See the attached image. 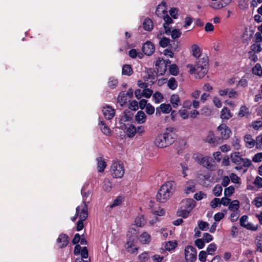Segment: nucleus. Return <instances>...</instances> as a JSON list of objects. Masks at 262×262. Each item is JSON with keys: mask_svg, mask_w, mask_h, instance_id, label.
<instances>
[{"mask_svg": "<svg viewBox=\"0 0 262 262\" xmlns=\"http://www.w3.org/2000/svg\"><path fill=\"white\" fill-rule=\"evenodd\" d=\"M176 189V183L174 181L165 182L160 187L157 195V201L159 203H165L173 195Z\"/></svg>", "mask_w": 262, "mask_h": 262, "instance_id": "1", "label": "nucleus"}, {"mask_svg": "<svg viewBox=\"0 0 262 262\" xmlns=\"http://www.w3.org/2000/svg\"><path fill=\"white\" fill-rule=\"evenodd\" d=\"M176 139L173 128H167L163 134L158 135L154 141L155 145L159 148H165L171 145Z\"/></svg>", "mask_w": 262, "mask_h": 262, "instance_id": "2", "label": "nucleus"}, {"mask_svg": "<svg viewBox=\"0 0 262 262\" xmlns=\"http://www.w3.org/2000/svg\"><path fill=\"white\" fill-rule=\"evenodd\" d=\"M208 63V57L206 56H204L196 60L194 66L189 64L187 67L190 68L189 73L191 74H195L196 78H201L207 72Z\"/></svg>", "mask_w": 262, "mask_h": 262, "instance_id": "3", "label": "nucleus"}, {"mask_svg": "<svg viewBox=\"0 0 262 262\" xmlns=\"http://www.w3.org/2000/svg\"><path fill=\"white\" fill-rule=\"evenodd\" d=\"M111 173L113 178H121L124 174L123 163L119 160L113 161L111 166Z\"/></svg>", "mask_w": 262, "mask_h": 262, "instance_id": "4", "label": "nucleus"}, {"mask_svg": "<svg viewBox=\"0 0 262 262\" xmlns=\"http://www.w3.org/2000/svg\"><path fill=\"white\" fill-rule=\"evenodd\" d=\"M184 254L186 262H194L196 259V250L194 247L191 246H187L185 247Z\"/></svg>", "mask_w": 262, "mask_h": 262, "instance_id": "5", "label": "nucleus"}, {"mask_svg": "<svg viewBox=\"0 0 262 262\" xmlns=\"http://www.w3.org/2000/svg\"><path fill=\"white\" fill-rule=\"evenodd\" d=\"M76 215L79 219L86 220L88 217V204L86 203H82L78 206L76 208Z\"/></svg>", "mask_w": 262, "mask_h": 262, "instance_id": "6", "label": "nucleus"}, {"mask_svg": "<svg viewBox=\"0 0 262 262\" xmlns=\"http://www.w3.org/2000/svg\"><path fill=\"white\" fill-rule=\"evenodd\" d=\"M217 131L220 133L223 139H228L231 135V131L229 127L225 123L221 124L217 127Z\"/></svg>", "mask_w": 262, "mask_h": 262, "instance_id": "7", "label": "nucleus"}, {"mask_svg": "<svg viewBox=\"0 0 262 262\" xmlns=\"http://www.w3.org/2000/svg\"><path fill=\"white\" fill-rule=\"evenodd\" d=\"M170 63V61L168 60L166 63L165 60L162 59H158L156 63V68L158 73L160 75H163L165 73L167 70V63Z\"/></svg>", "mask_w": 262, "mask_h": 262, "instance_id": "8", "label": "nucleus"}, {"mask_svg": "<svg viewBox=\"0 0 262 262\" xmlns=\"http://www.w3.org/2000/svg\"><path fill=\"white\" fill-rule=\"evenodd\" d=\"M146 224V221L143 215L138 216L135 220V224L132 225L129 229V231L131 232L134 230V232L136 231L135 226L141 227L143 226Z\"/></svg>", "mask_w": 262, "mask_h": 262, "instance_id": "9", "label": "nucleus"}, {"mask_svg": "<svg viewBox=\"0 0 262 262\" xmlns=\"http://www.w3.org/2000/svg\"><path fill=\"white\" fill-rule=\"evenodd\" d=\"M102 112L104 117L107 120L112 119L115 114V110L110 105L103 106Z\"/></svg>", "mask_w": 262, "mask_h": 262, "instance_id": "10", "label": "nucleus"}, {"mask_svg": "<svg viewBox=\"0 0 262 262\" xmlns=\"http://www.w3.org/2000/svg\"><path fill=\"white\" fill-rule=\"evenodd\" d=\"M211 161L212 159L210 157H203L199 163V164L203 166L208 169L214 170L215 169V166L211 163Z\"/></svg>", "mask_w": 262, "mask_h": 262, "instance_id": "11", "label": "nucleus"}, {"mask_svg": "<svg viewBox=\"0 0 262 262\" xmlns=\"http://www.w3.org/2000/svg\"><path fill=\"white\" fill-rule=\"evenodd\" d=\"M155 46L152 42L147 41L142 46V51L144 53L148 56L151 55L155 52Z\"/></svg>", "mask_w": 262, "mask_h": 262, "instance_id": "12", "label": "nucleus"}, {"mask_svg": "<svg viewBox=\"0 0 262 262\" xmlns=\"http://www.w3.org/2000/svg\"><path fill=\"white\" fill-rule=\"evenodd\" d=\"M69 243V237L67 235L60 234L57 239V244L59 248H62L67 246Z\"/></svg>", "mask_w": 262, "mask_h": 262, "instance_id": "13", "label": "nucleus"}, {"mask_svg": "<svg viewBox=\"0 0 262 262\" xmlns=\"http://www.w3.org/2000/svg\"><path fill=\"white\" fill-rule=\"evenodd\" d=\"M156 13L160 17H163L167 14L166 3L163 1L157 7Z\"/></svg>", "mask_w": 262, "mask_h": 262, "instance_id": "14", "label": "nucleus"}, {"mask_svg": "<svg viewBox=\"0 0 262 262\" xmlns=\"http://www.w3.org/2000/svg\"><path fill=\"white\" fill-rule=\"evenodd\" d=\"M240 225L243 227L246 228L247 229H250L252 230H256V228L253 226V225L248 223V216L247 215H243L239 219Z\"/></svg>", "mask_w": 262, "mask_h": 262, "instance_id": "15", "label": "nucleus"}, {"mask_svg": "<svg viewBox=\"0 0 262 262\" xmlns=\"http://www.w3.org/2000/svg\"><path fill=\"white\" fill-rule=\"evenodd\" d=\"M138 239L141 244L148 245L151 242V237L150 234L144 231L139 235Z\"/></svg>", "mask_w": 262, "mask_h": 262, "instance_id": "16", "label": "nucleus"}, {"mask_svg": "<svg viewBox=\"0 0 262 262\" xmlns=\"http://www.w3.org/2000/svg\"><path fill=\"white\" fill-rule=\"evenodd\" d=\"M232 0H221L219 2H212L210 6L215 9H220L229 4Z\"/></svg>", "mask_w": 262, "mask_h": 262, "instance_id": "17", "label": "nucleus"}, {"mask_svg": "<svg viewBox=\"0 0 262 262\" xmlns=\"http://www.w3.org/2000/svg\"><path fill=\"white\" fill-rule=\"evenodd\" d=\"M162 18L165 21V23L163 24L165 32L166 34H169L171 29V27H169V25L172 23L173 20L167 14L164 16Z\"/></svg>", "mask_w": 262, "mask_h": 262, "instance_id": "18", "label": "nucleus"}, {"mask_svg": "<svg viewBox=\"0 0 262 262\" xmlns=\"http://www.w3.org/2000/svg\"><path fill=\"white\" fill-rule=\"evenodd\" d=\"M172 110V107L170 104L162 103L159 107L156 108V114H160V112L164 114H168Z\"/></svg>", "mask_w": 262, "mask_h": 262, "instance_id": "19", "label": "nucleus"}, {"mask_svg": "<svg viewBox=\"0 0 262 262\" xmlns=\"http://www.w3.org/2000/svg\"><path fill=\"white\" fill-rule=\"evenodd\" d=\"M230 159L232 163L237 165H241L242 163V158L239 152H234L230 154Z\"/></svg>", "mask_w": 262, "mask_h": 262, "instance_id": "20", "label": "nucleus"}, {"mask_svg": "<svg viewBox=\"0 0 262 262\" xmlns=\"http://www.w3.org/2000/svg\"><path fill=\"white\" fill-rule=\"evenodd\" d=\"M81 193L82 194V203L88 204L91 200L92 191L90 190L86 191L84 187L81 189Z\"/></svg>", "mask_w": 262, "mask_h": 262, "instance_id": "21", "label": "nucleus"}, {"mask_svg": "<svg viewBox=\"0 0 262 262\" xmlns=\"http://www.w3.org/2000/svg\"><path fill=\"white\" fill-rule=\"evenodd\" d=\"M182 204L185 208L191 211L195 206V201L192 199H187L183 200L182 202Z\"/></svg>", "mask_w": 262, "mask_h": 262, "instance_id": "22", "label": "nucleus"}, {"mask_svg": "<svg viewBox=\"0 0 262 262\" xmlns=\"http://www.w3.org/2000/svg\"><path fill=\"white\" fill-rule=\"evenodd\" d=\"M244 141L247 147L251 148L256 146V140H254L251 135L247 134L245 136Z\"/></svg>", "mask_w": 262, "mask_h": 262, "instance_id": "23", "label": "nucleus"}, {"mask_svg": "<svg viewBox=\"0 0 262 262\" xmlns=\"http://www.w3.org/2000/svg\"><path fill=\"white\" fill-rule=\"evenodd\" d=\"M232 117V114L229 109L227 107H224L221 111L220 117L223 120H228Z\"/></svg>", "mask_w": 262, "mask_h": 262, "instance_id": "24", "label": "nucleus"}, {"mask_svg": "<svg viewBox=\"0 0 262 262\" xmlns=\"http://www.w3.org/2000/svg\"><path fill=\"white\" fill-rule=\"evenodd\" d=\"M146 114L141 111H138L135 117L136 121L139 124L145 123L146 120Z\"/></svg>", "mask_w": 262, "mask_h": 262, "instance_id": "25", "label": "nucleus"}, {"mask_svg": "<svg viewBox=\"0 0 262 262\" xmlns=\"http://www.w3.org/2000/svg\"><path fill=\"white\" fill-rule=\"evenodd\" d=\"M195 190V183L192 180L188 181L185 185V192L186 193H190L194 192Z\"/></svg>", "mask_w": 262, "mask_h": 262, "instance_id": "26", "label": "nucleus"}, {"mask_svg": "<svg viewBox=\"0 0 262 262\" xmlns=\"http://www.w3.org/2000/svg\"><path fill=\"white\" fill-rule=\"evenodd\" d=\"M191 50L192 55L197 58L196 60L204 56L201 55L200 48L197 45L194 44L192 45Z\"/></svg>", "mask_w": 262, "mask_h": 262, "instance_id": "27", "label": "nucleus"}, {"mask_svg": "<svg viewBox=\"0 0 262 262\" xmlns=\"http://www.w3.org/2000/svg\"><path fill=\"white\" fill-rule=\"evenodd\" d=\"M125 249L128 252L135 253L138 250V248L135 245L133 241H129L125 244Z\"/></svg>", "mask_w": 262, "mask_h": 262, "instance_id": "28", "label": "nucleus"}, {"mask_svg": "<svg viewBox=\"0 0 262 262\" xmlns=\"http://www.w3.org/2000/svg\"><path fill=\"white\" fill-rule=\"evenodd\" d=\"M96 161L97 162L98 171L100 172H103L107 165L106 162L101 157H98L96 159Z\"/></svg>", "mask_w": 262, "mask_h": 262, "instance_id": "29", "label": "nucleus"}, {"mask_svg": "<svg viewBox=\"0 0 262 262\" xmlns=\"http://www.w3.org/2000/svg\"><path fill=\"white\" fill-rule=\"evenodd\" d=\"M99 127L101 132L107 136H110L111 134V130L110 128L106 125L103 120H100L99 122Z\"/></svg>", "mask_w": 262, "mask_h": 262, "instance_id": "30", "label": "nucleus"}, {"mask_svg": "<svg viewBox=\"0 0 262 262\" xmlns=\"http://www.w3.org/2000/svg\"><path fill=\"white\" fill-rule=\"evenodd\" d=\"M250 114V112L249 111V108L247 107L246 105H244L240 107L237 115L239 117H248Z\"/></svg>", "mask_w": 262, "mask_h": 262, "instance_id": "31", "label": "nucleus"}, {"mask_svg": "<svg viewBox=\"0 0 262 262\" xmlns=\"http://www.w3.org/2000/svg\"><path fill=\"white\" fill-rule=\"evenodd\" d=\"M170 102L174 108H177L181 105L180 97L177 94H173L171 96Z\"/></svg>", "mask_w": 262, "mask_h": 262, "instance_id": "32", "label": "nucleus"}, {"mask_svg": "<svg viewBox=\"0 0 262 262\" xmlns=\"http://www.w3.org/2000/svg\"><path fill=\"white\" fill-rule=\"evenodd\" d=\"M126 133L128 137L132 138L137 133V129L134 125L130 124L126 127Z\"/></svg>", "mask_w": 262, "mask_h": 262, "instance_id": "33", "label": "nucleus"}, {"mask_svg": "<svg viewBox=\"0 0 262 262\" xmlns=\"http://www.w3.org/2000/svg\"><path fill=\"white\" fill-rule=\"evenodd\" d=\"M143 26L146 31H150L153 29V22L150 18H146L143 23Z\"/></svg>", "mask_w": 262, "mask_h": 262, "instance_id": "34", "label": "nucleus"}, {"mask_svg": "<svg viewBox=\"0 0 262 262\" xmlns=\"http://www.w3.org/2000/svg\"><path fill=\"white\" fill-rule=\"evenodd\" d=\"M239 202L238 200H235L230 202L228 206L229 210L234 211H239Z\"/></svg>", "mask_w": 262, "mask_h": 262, "instance_id": "35", "label": "nucleus"}, {"mask_svg": "<svg viewBox=\"0 0 262 262\" xmlns=\"http://www.w3.org/2000/svg\"><path fill=\"white\" fill-rule=\"evenodd\" d=\"M133 73L131 66L129 64H125L123 66L122 69V74L124 75L130 76Z\"/></svg>", "mask_w": 262, "mask_h": 262, "instance_id": "36", "label": "nucleus"}, {"mask_svg": "<svg viewBox=\"0 0 262 262\" xmlns=\"http://www.w3.org/2000/svg\"><path fill=\"white\" fill-rule=\"evenodd\" d=\"M231 144L235 150L240 149V139L237 137H234L231 140Z\"/></svg>", "mask_w": 262, "mask_h": 262, "instance_id": "37", "label": "nucleus"}, {"mask_svg": "<svg viewBox=\"0 0 262 262\" xmlns=\"http://www.w3.org/2000/svg\"><path fill=\"white\" fill-rule=\"evenodd\" d=\"M177 246L176 241H168L165 243V249L167 251H171L175 249Z\"/></svg>", "mask_w": 262, "mask_h": 262, "instance_id": "38", "label": "nucleus"}, {"mask_svg": "<svg viewBox=\"0 0 262 262\" xmlns=\"http://www.w3.org/2000/svg\"><path fill=\"white\" fill-rule=\"evenodd\" d=\"M255 243L257 247V250L259 252H262V233L258 234L255 240Z\"/></svg>", "mask_w": 262, "mask_h": 262, "instance_id": "39", "label": "nucleus"}, {"mask_svg": "<svg viewBox=\"0 0 262 262\" xmlns=\"http://www.w3.org/2000/svg\"><path fill=\"white\" fill-rule=\"evenodd\" d=\"M117 100L118 103H119L121 106L123 105L127 100L125 93L124 92L120 93L118 95Z\"/></svg>", "mask_w": 262, "mask_h": 262, "instance_id": "40", "label": "nucleus"}, {"mask_svg": "<svg viewBox=\"0 0 262 262\" xmlns=\"http://www.w3.org/2000/svg\"><path fill=\"white\" fill-rule=\"evenodd\" d=\"M223 188L221 185L219 184L216 185L213 188L212 192L215 196H220L222 194Z\"/></svg>", "mask_w": 262, "mask_h": 262, "instance_id": "41", "label": "nucleus"}, {"mask_svg": "<svg viewBox=\"0 0 262 262\" xmlns=\"http://www.w3.org/2000/svg\"><path fill=\"white\" fill-rule=\"evenodd\" d=\"M118 84V79L114 77H111L109 78L107 85L111 89H113L115 88Z\"/></svg>", "mask_w": 262, "mask_h": 262, "instance_id": "42", "label": "nucleus"}, {"mask_svg": "<svg viewBox=\"0 0 262 262\" xmlns=\"http://www.w3.org/2000/svg\"><path fill=\"white\" fill-rule=\"evenodd\" d=\"M252 72L254 74L258 76L262 75V69L259 63H256L252 68Z\"/></svg>", "mask_w": 262, "mask_h": 262, "instance_id": "43", "label": "nucleus"}, {"mask_svg": "<svg viewBox=\"0 0 262 262\" xmlns=\"http://www.w3.org/2000/svg\"><path fill=\"white\" fill-rule=\"evenodd\" d=\"M167 85L169 89L174 90L177 88L178 84L176 79L172 77L168 81Z\"/></svg>", "mask_w": 262, "mask_h": 262, "instance_id": "44", "label": "nucleus"}, {"mask_svg": "<svg viewBox=\"0 0 262 262\" xmlns=\"http://www.w3.org/2000/svg\"><path fill=\"white\" fill-rule=\"evenodd\" d=\"M153 98L154 99L155 102L156 103H159L162 102L164 99L163 95L158 92H156L154 94Z\"/></svg>", "mask_w": 262, "mask_h": 262, "instance_id": "45", "label": "nucleus"}, {"mask_svg": "<svg viewBox=\"0 0 262 262\" xmlns=\"http://www.w3.org/2000/svg\"><path fill=\"white\" fill-rule=\"evenodd\" d=\"M172 39H177L181 36L182 34L180 29H174L172 31L170 30V33Z\"/></svg>", "mask_w": 262, "mask_h": 262, "instance_id": "46", "label": "nucleus"}, {"mask_svg": "<svg viewBox=\"0 0 262 262\" xmlns=\"http://www.w3.org/2000/svg\"><path fill=\"white\" fill-rule=\"evenodd\" d=\"M234 187L232 186H230L224 189V194L225 196H230L234 192Z\"/></svg>", "mask_w": 262, "mask_h": 262, "instance_id": "47", "label": "nucleus"}, {"mask_svg": "<svg viewBox=\"0 0 262 262\" xmlns=\"http://www.w3.org/2000/svg\"><path fill=\"white\" fill-rule=\"evenodd\" d=\"M190 212V211L184 208V209H181L179 210L177 213L178 216L185 218L188 216Z\"/></svg>", "mask_w": 262, "mask_h": 262, "instance_id": "48", "label": "nucleus"}, {"mask_svg": "<svg viewBox=\"0 0 262 262\" xmlns=\"http://www.w3.org/2000/svg\"><path fill=\"white\" fill-rule=\"evenodd\" d=\"M216 249V246L214 244H209L207 248V252L209 255H213Z\"/></svg>", "mask_w": 262, "mask_h": 262, "instance_id": "49", "label": "nucleus"}, {"mask_svg": "<svg viewBox=\"0 0 262 262\" xmlns=\"http://www.w3.org/2000/svg\"><path fill=\"white\" fill-rule=\"evenodd\" d=\"M210 206L212 208H215L221 206L220 199L219 198L213 199L210 203Z\"/></svg>", "mask_w": 262, "mask_h": 262, "instance_id": "50", "label": "nucleus"}, {"mask_svg": "<svg viewBox=\"0 0 262 262\" xmlns=\"http://www.w3.org/2000/svg\"><path fill=\"white\" fill-rule=\"evenodd\" d=\"M170 40L166 37L161 38L159 41V45L161 47L165 48L169 44Z\"/></svg>", "mask_w": 262, "mask_h": 262, "instance_id": "51", "label": "nucleus"}, {"mask_svg": "<svg viewBox=\"0 0 262 262\" xmlns=\"http://www.w3.org/2000/svg\"><path fill=\"white\" fill-rule=\"evenodd\" d=\"M103 183V189L105 191H110L112 188V184L110 181L108 179H105Z\"/></svg>", "mask_w": 262, "mask_h": 262, "instance_id": "52", "label": "nucleus"}, {"mask_svg": "<svg viewBox=\"0 0 262 262\" xmlns=\"http://www.w3.org/2000/svg\"><path fill=\"white\" fill-rule=\"evenodd\" d=\"M169 72L172 75H177L179 73V69L178 67L174 64L171 65L169 67Z\"/></svg>", "mask_w": 262, "mask_h": 262, "instance_id": "53", "label": "nucleus"}, {"mask_svg": "<svg viewBox=\"0 0 262 262\" xmlns=\"http://www.w3.org/2000/svg\"><path fill=\"white\" fill-rule=\"evenodd\" d=\"M253 128L255 130H258L260 128L262 127V121H255L252 122L251 125Z\"/></svg>", "mask_w": 262, "mask_h": 262, "instance_id": "54", "label": "nucleus"}, {"mask_svg": "<svg viewBox=\"0 0 262 262\" xmlns=\"http://www.w3.org/2000/svg\"><path fill=\"white\" fill-rule=\"evenodd\" d=\"M251 49L254 53H259L261 51V47L260 43H254L251 46Z\"/></svg>", "mask_w": 262, "mask_h": 262, "instance_id": "55", "label": "nucleus"}, {"mask_svg": "<svg viewBox=\"0 0 262 262\" xmlns=\"http://www.w3.org/2000/svg\"><path fill=\"white\" fill-rule=\"evenodd\" d=\"M252 203L258 208L261 207L262 206V196L256 197L253 201Z\"/></svg>", "mask_w": 262, "mask_h": 262, "instance_id": "56", "label": "nucleus"}, {"mask_svg": "<svg viewBox=\"0 0 262 262\" xmlns=\"http://www.w3.org/2000/svg\"><path fill=\"white\" fill-rule=\"evenodd\" d=\"M239 216V211L232 212L230 215V220L232 222H236Z\"/></svg>", "mask_w": 262, "mask_h": 262, "instance_id": "57", "label": "nucleus"}, {"mask_svg": "<svg viewBox=\"0 0 262 262\" xmlns=\"http://www.w3.org/2000/svg\"><path fill=\"white\" fill-rule=\"evenodd\" d=\"M209 224L206 222L199 221L198 222V226L199 228L202 230H206L209 227Z\"/></svg>", "mask_w": 262, "mask_h": 262, "instance_id": "58", "label": "nucleus"}, {"mask_svg": "<svg viewBox=\"0 0 262 262\" xmlns=\"http://www.w3.org/2000/svg\"><path fill=\"white\" fill-rule=\"evenodd\" d=\"M122 202V198L121 196H118L114 200L113 203L110 205L111 208H114L116 206H119Z\"/></svg>", "mask_w": 262, "mask_h": 262, "instance_id": "59", "label": "nucleus"}, {"mask_svg": "<svg viewBox=\"0 0 262 262\" xmlns=\"http://www.w3.org/2000/svg\"><path fill=\"white\" fill-rule=\"evenodd\" d=\"M256 147L262 150V134L258 136L256 138Z\"/></svg>", "mask_w": 262, "mask_h": 262, "instance_id": "60", "label": "nucleus"}, {"mask_svg": "<svg viewBox=\"0 0 262 262\" xmlns=\"http://www.w3.org/2000/svg\"><path fill=\"white\" fill-rule=\"evenodd\" d=\"M206 194L202 191H199L194 195V198L197 201H200L203 198H206Z\"/></svg>", "mask_w": 262, "mask_h": 262, "instance_id": "61", "label": "nucleus"}, {"mask_svg": "<svg viewBox=\"0 0 262 262\" xmlns=\"http://www.w3.org/2000/svg\"><path fill=\"white\" fill-rule=\"evenodd\" d=\"M252 161L255 163H258L262 161V152L257 153L252 158Z\"/></svg>", "mask_w": 262, "mask_h": 262, "instance_id": "62", "label": "nucleus"}, {"mask_svg": "<svg viewBox=\"0 0 262 262\" xmlns=\"http://www.w3.org/2000/svg\"><path fill=\"white\" fill-rule=\"evenodd\" d=\"M195 245L200 249L203 248L205 246L204 240L201 238L195 240Z\"/></svg>", "mask_w": 262, "mask_h": 262, "instance_id": "63", "label": "nucleus"}, {"mask_svg": "<svg viewBox=\"0 0 262 262\" xmlns=\"http://www.w3.org/2000/svg\"><path fill=\"white\" fill-rule=\"evenodd\" d=\"M230 179H231V181L232 183L238 184L239 183V178L235 173H232L230 175L229 177Z\"/></svg>", "mask_w": 262, "mask_h": 262, "instance_id": "64", "label": "nucleus"}]
</instances>
